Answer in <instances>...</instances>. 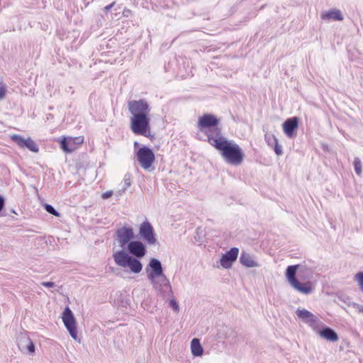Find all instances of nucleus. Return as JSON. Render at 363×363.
Segmentation results:
<instances>
[{"instance_id": "2f4dec72", "label": "nucleus", "mask_w": 363, "mask_h": 363, "mask_svg": "<svg viewBox=\"0 0 363 363\" xmlns=\"http://www.w3.org/2000/svg\"><path fill=\"white\" fill-rule=\"evenodd\" d=\"M113 194V192L111 191H106V192H104V194H102L101 195V198L103 199H107L108 198H110Z\"/></svg>"}, {"instance_id": "dca6fc26", "label": "nucleus", "mask_w": 363, "mask_h": 363, "mask_svg": "<svg viewBox=\"0 0 363 363\" xmlns=\"http://www.w3.org/2000/svg\"><path fill=\"white\" fill-rule=\"evenodd\" d=\"M314 331L322 338L330 342H336L339 339L337 333L328 326H323L321 329H318L317 327L316 330Z\"/></svg>"}, {"instance_id": "cd10ccee", "label": "nucleus", "mask_w": 363, "mask_h": 363, "mask_svg": "<svg viewBox=\"0 0 363 363\" xmlns=\"http://www.w3.org/2000/svg\"><path fill=\"white\" fill-rule=\"evenodd\" d=\"M124 187L123 188V191H125L128 188H129L131 185L130 176L129 174H125L123 179Z\"/></svg>"}, {"instance_id": "72a5a7b5", "label": "nucleus", "mask_w": 363, "mask_h": 363, "mask_svg": "<svg viewBox=\"0 0 363 363\" xmlns=\"http://www.w3.org/2000/svg\"><path fill=\"white\" fill-rule=\"evenodd\" d=\"M352 306L358 310L359 313H363V306H360L356 303H354Z\"/></svg>"}, {"instance_id": "b1692460", "label": "nucleus", "mask_w": 363, "mask_h": 363, "mask_svg": "<svg viewBox=\"0 0 363 363\" xmlns=\"http://www.w3.org/2000/svg\"><path fill=\"white\" fill-rule=\"evenodd\" d=\"M44 208L48 213H50L51 215H53L56 217L60 216V213L54 208L53 206H52L50 204L45 203L44 205Z\"/></svg>"}, {"instance_id": "f03ea898", "label": "nucleus", "mask_w": 363, "mask_h": 363, "mask_svg": "<svg viewBox=\"0 0 363 363\" xmlns=\"http://www.w3.org/2000/svg\"><path fill=\"white\" fill-rule=\"evenodd\" d=\"M128 111L131 113L130 129L133 133L145 137L150 136V107L145 99L128 101Z\"/></svg>"}, {"instance_id": "6ab92c4d", "label": "nucleus", "mask_w": 363, "mask_h": 363, "mask_svg": "<svg viewBox=\"0 0 363 363\" xmlns=\"http://www.w3.org/2000/svg\"><path fill=\"white\" fill-rule=\"evenodd\" d=\"M298 267V264L289 265L286 269V277L291 285L298 281L296 276Z\"/></svg>"}, {"instance_id": "20e7f679", "label": "nucleus", "mask_w": 363, "mask_h": 363, "mask_svg": "<svg viewBox=\"0 0 363 363\" xmlns=\"http://www.w3.org/2000/svg\"><path fill=\"white\" fill-rule=\"evenodd\" d=\"M216 150L220 152L224 161L231 165L238 166L244 160L245 154L242 148L233 140H223Z\"/></svg>"}, {"instance_id": "a878e982", "label": "nucleus", "mask_w": 363, "mask_h": 363, "mask_svg": "<svg viewBox=\"0 0 363 363\" xmlns=\"http://www.w3.org/2000/svg\"><path fill=\"white\" fill-rule=\"evenodd\" d=\"M355 279L358 282L360 289L363 291V272L356 274Z\"/></svg>"}, {"instance_id": "c756f323", "label": "nucleus", "mask_w": 363, "mask_h": 363, "mask_svg": "<svg viewBox=\"0 0 363 363\" xmlns=\"http://www.w3.org/2000/svg\"><path fill=\"white\" fill-rule=\"evenodd\" d=\"M6 93V87L0 82V100L3 99Z\"/></svg>"}, {"instance_id": "c9c22d12", "label": "nucleus", "mask_w": 363, "mask_h": 363, "mask_svg": "<svg viewBox=\"0 0 363 363\" xmlns=\"http://www.w3.org/2000/svg\"><path fill=\"white\" fill-rule=\"evenodd\" d=\"M139 145V143L138 142H135L134 143V147H135L136 146H138Z\"/></svg>"}, {"instance_id": "f704fd0d", "label": "nucleus", "mask_w": 363, "mask_h": 363, "mask_svg": "<svg viewBox=\"0 0 363 363\" xmlns=\"http://www.w3.org/2000/svg\"><path fill=\"white\" fill-rule=\"evenodd\" d=\"M115 4H116V2H115V1H113V2H112L111 4H110L107 5V6H106L104 7V11H110V10L113 7V6L115 5Z\"/></svg>"}, {"instance_id": "473e14b6", "label": "nucleus", "mask_w": 363, "mask_h": 363, "mask_svg": "<svg viewBox=\"0 0 363 363\" xmlns=\"http://www.w3.org/2000/svg\"><path fill=\"white\" fill-rule=\"evenodd\" d=\"M5 206V199L3 196L0 195V212L4 209Z\"/></svg>"}, {"instance_id": "5701e85b", "label": "nucleus", "mask_w": 363, "mask_h": 363, "mask_svg": "<svg viewBox=\"0 0 363 363\" xmlns=\"http://www.w3.org/2000/svg\"><path fill=\"white\" fill-rule=\"evenodd\" d=\"M353 164H354L355 173L358 176H361V174L362 173V162H361L360 159L359 157H355L354 160V162H353Z\"/></svg>"}, {"instance_id": "39448f33", "label": "nucleus", "mask_w": 363, "mask_h": 363, "mask_svg": "<svg viewBox=\"0 0 363 363\" xmlns=\"http://www.w3.org/2000/svg\"><path fill=\"white\" fill-rule=\"evenodd\" d=\"M135 155L139 164L144 169H149L155 160L153 150L147 146L140 147Z\"/></svg>"}, {"instance_id": "aec40b11", "label": "nucleus", "mask_w": 363, "mask_h": 363, "mask_svg": "<svg viewBox=\"0 0 363 363\" xmlns=\"http://www.w3.org/2000/svg\"><path fill=\"white\" fill-rule=\"evenodd\" d=\"M291 286L298 291L304 294H309L312 292L313 289L311 282L301 283L298 281H296Z\"/></svg>"}, {"instance_id": "6e6552de", "label": "nucleus", "mask_w": 363, "mask_h": 363, "mask_svg": "<svg viewBox=\"0 0 363 363\" xmlns=\"http://www.w3.org/2000/svg\"><path fill=\"white\" fill-rule=\"evenodd\" d=\"M116 237L119 246L122 250H125L128 243L135 238L133 229L131 227L126 226L118 228L116 231Z\"/></svg>"}, {"instance_id": "f3484780", "label": "nucleus", "mask_w": 363, "mask_h": 363, "mask_svg": "<svg viewBox=\"0 0 363 363\" xmlns=\"http://www.w3.org/2000/svg\"><path fill=\"white\" fill-rule=\"evenodd\" d=\"M321 18L325 21L333 19L335 21H342L344 19L342 12L338 9H331L321 13Z\"/></svg>"}, {"instance_id": "a211bd4d", "label": "nucleus", "mask_w": 363, "mask_h": 363, "mask_svg": "<svg viewBox=\"0 0 363 363\" xmlns=\"http://www.w3.org/2000/svg\"><path fill=\"white\" fill-rule=\"evenodd\" d=\"M240 262L248 268L259 267V264L254 260L253 257L245 251L241 252Z\"/></svg>"}, {"instance_id": "2eb2a0df", "label": "nucleus", "mask_w": 363, "mask_h": 363, "mask_svg": "<svg viewBox=\"0 0 363 363\" xmlns=\"http://www.w3.org/2000/svg\"><path fill=\"white\" fill-rule=\"evenodd\" d=\"M83 141L80 138H66L64 137L60 141V147L61 149L67 153H70L73 152L76 147L77 143H82Z\"/></svg>"}, {"instance_id": "7c9ffc66", "label": "nucleus", "mask_w": 363, "mask_h": 363, "mask_svg": "<svg viewBox=\"0 0 363 363\" xmlns=\"http://www.w3.org/2000/svg\"><path fill=\"white\" fill-rule=\"evenodd\" d=\"M40 284L47 288L54 287L55 285V282L53 281H43Z\"/></svg>"}, {"instance_id": "f257e3e1", "label": "nucleus", "mask_w": 363, "mask_h": 363, "mask_svg": "<svg viewBox=\"0 0 363 363\" xmlns=\"http://www.w3.org/2000/svg\"><path fill=\"white\" fill-rule=\"evenodd\" d=\"M113 255L115 263L118 267L128 268L134 274L140 273L143 269L140 259L143 258L147 249L145 245L140 240H132L125 247Z\"/></svg>"}, {"instance_id": "bb28decb", "label": "nucleus", "mask_w": 363, "mask_h": 363, "mask_svg": "<svg viewBox=\"0 0 363 363\" xmlns=\"http://www.w3.org/2000/svg\"><path fill=\"white\" fill-rule=\"evenodd\" d=\"M277 155L280 156L283 155L282 147L279 144V142H276L272 147Z\"/></svg>"}, {"instance_id": "c85d7f7f", "label": "nucleus", "mask_w": 363, "mask_h": 363, "mask_svg": "<svg viewBox=\"0 0 363 363\" xmlns=\"http://www.w3.org/2000/svg\"><path fill=\"white\" fill-rule=\"evenodd\" d=\"M169 306L173 309L174 311L177 312L179 309V304L175 299H171L169 301Z\"/></svg>"}, {"instance_id": "9d476101", "label": "nucleus", "mask_w": 363, "mask_h": 363, "mask_svg": "<svg viewBox=\"0 0 363 363\" xmlns=\"http://www.w3.org/2000/svg\"><path fill=\"white\" fill-rule=\"evenodd\" d=\"M296 314L304 323L308 325L313 330H316L317 323L320 321L316 315L305 308H298Z\"/></svg>"}, {"instance_id": "0eeeda50", "label": "nucleus", "mask_w": 363, "mask_h": 363, "mask_svg": "<svg viewBox=\"0 0 363 363\" xmlns=\"http://www.w3.org/2000/svg\"><path fill=\"white\" fill-rule=\"evenodd\" d=\"M139 235L147 245H155L157 243L154 228L148 220H145L140 224Z\"/></svg>"}, {"instance_id": "423d86ee", "label": "nucleus", "mask_w": 363, "mask_h": 363, "mask_svg": "<svg viewBox=\"0 0 363 363\" xmlns=\"http://www.w3.org/2000/svg\"><path fill=\"white\" fill-rule=\"evenodd\" d=\"M62 319L63 323L69 332L70 336L74 339H77V321L74 313L69 307L67 306L64 309L62 314Z\"/></svg>"}, {"instance_id": "4be33fe9", "label": "nucleus", "mask_w": 363, "mask_h": 363, "mask_svg": "<svg viewBox=\"0 0 363 363\" xmlns=\"http://www.w3.org/2000/svg\"><path fill=\"white\" fill-rule=\"evenodd\" d=\"M25 343L27 353L29 354H33L35 352V347L33 341L30 338H26L25 340Z\"/></svg>"}, {"instance_id": "412c9836", "label": "nucleus", "mask_w": 363, "mask_h": 363, "mask_svg": "<svg viewBox=\"0 0 363 363\" xmlns=\"http://www.w3.org/2000/svg\"><path fill=\"white\" fill-rule=\"evenodd\" d=\"M191 350L194 357H201L203 354V349L198 338L192 339L191 342Z\"/></svg>"}, {"instance_id": "393cba45", "label": "nucleus", "mask_w": 363, "mask_h": 363, "mask_svg": "<svg viewBox=\"0 0 363 363\" xmlns=\"http://www.w3.org/2000/svg\"><path fill=\"white\" fill-rule=\"evenodd\" d=\"M264 139L267 145L270 147H272L276 142L278 141L277 138L272 134H265Z\"/></svg>"}, {"instance_id": "7ed1b4c3", "label": "nucleus", "mask_w": 363, "mask_h": 363, "mask_svg": "<svg viewBox=\"0 0 363 363\" xmlns=\"http://www.w3.org/2000/svg\"><path fill=\"white\" fill-rule=\"evenodd\" d=\"M147 279L152 284L154 289L164 298L172 294V286L167 276L164 274V269L161 262L157 258H151L146 267Z\"/></svg>"}, {"instance_id": "f8f14e48", "label": "nucleus", "mask_w": 363, "mask_h": 363, "mask_svg": "<svg viewBox=\"0 0 363 363\" xmlns=\"http://www.w3.org/2000/svg\"><path fill=\"white\" fill-rule=\"evenodd\" d=\"M11 139L21 148H27L30 151L35 153L39 151L38 145L30 138L25 139L19 135L14 134L11 136Z\"/></svg>"}, {"instance_id": "ddd939ff", "label": "nucleus", "mask_w": 363, "mask_h": 363, "mask_svg": "<svg viewBox=\"0 0 363 363\" xmlns=\"http://www.w3.org/2000/svg\"><path fill=\"white\" fill-rule=\"evenodd\" d=\"M239 254V249L233 247L223 254L220 259V265L225 269H230L233 262L236 261Z\"/></svg>"}, {"instance_id": "4468645a", "label": "nucleus", "mask_w": 363, "mask_h": 363, "mask_svg": "<svg viewBox=\"0 0 363 363\" xmlns=\"http://www.w3.org/2000/svg\"><path fill=\"white\" fill-rule=\"evenodd\" d=\"M299 118L296 116L287 118L282 124L284 134L289 138L295 136V132L298 129Z\"/></svg>"}, {"instance_id": "1a4fd4ad", "label": "nucleus", "mask_w": 363, "mask_h": 363, "mask_svg": "<svg viewBox=\"0 0 363 363\" xmlns=\"http://www.w3.org/2000/svg\"><path fill=\"white\" fill-rule=\"evenodd\" d=\"M203 133L206 135L208 143L216 149L219 147V145L223 143V140H226V138L223 136L221 129L218 125L205 130Z\"/></svg>"}, {"instance_id": "9b49d317", "label": "nucleus", "mask_w": 363, "mask_h": 363, "mask_svg": "<svg viewBox=\"0 0 363 363\" xmlns=\"http://www.w3.org/2000/svg\"><path fill=\"white\" fill-rule=\"evenodd\" d=\"M219 119L211 113H205L200 116L198 120V127L201 132L208 128L218 125Z\"/></svg>"}]
</instances>
